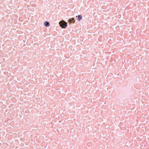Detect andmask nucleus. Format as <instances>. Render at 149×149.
<instances>
[{
  "label": "nucleus",
  "instance_id": "obj_2",
  "mask_svg": "<svg viewBox=\"0 0 149 149\" xmlns=\"http://www.w3.org/2000/svg\"><path fill=\"white\" fill-rule=\"evenodd\" d=\"M44 25L48 27L49 26V23L47 22H45L44 23Z\"/></svg>",
  "mask_w": 149,
  "mask_h": 149
},
{
  "label": "nucleus",
  "instance_id": "obj_3",
  "mask_svg": "<svg viewBox=\"0 0 149 149\" xmlns=\"http://www.w3.org/2000/svg\"><path fill=\"white\" fill-rule=\"evenodd\" d=\"M78 17L77 20L78 21L80 20L82 18V17L80 15H79L78 16Z\"/></svg>",
  "mask_w": 149,
  "mask_h": 149
},
{
  "label": "nucleus",
  "instance_id": "obj_1",
  "mask_svg": "<svg viewBox=\"0 0 149 149\" xmlns=\"http://www.w3.org/2000/svg\"><path fill=\"white\" fill-rule=\"evenodd\" d=\"M60 26L63 28H65L67 26V23L64 21H62L59 22Z\"/></svg>",
  "mask_w": 149,
  "mask_h": 149
},
{
  "label": "nucleus",
  "instance_id": "obj_4",
  "mask_svg": "<svg viewBox=\"0 0 149 149\" xmlns=\"http://www.w3.org/2000/svg\"><path fill=\"white\" fill-rule=\"evenodd\" d=\"M68 21L70 22H72L73 23H74L75 21V19L74 18H72V20L69 19Z\"/></svg>",
  "mask_w": 149,
  "mask_h": 149
}]
</instances>
